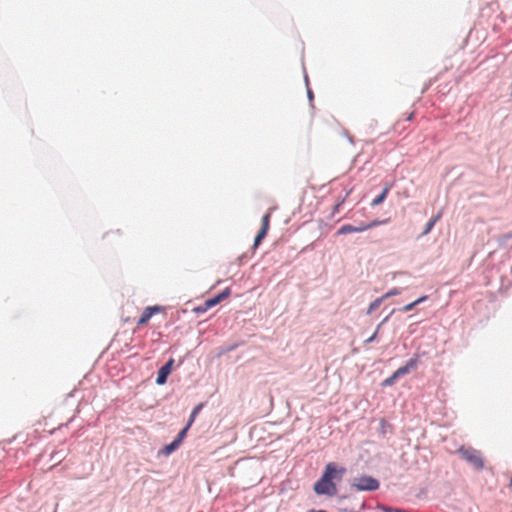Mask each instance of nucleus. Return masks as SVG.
I'll return each mask as SVG.
<instances>
[{"instance_id": "obj_11", "label": "nucleus", "mask_w": 512, "mask_h": 512, "mask_svg": "<svg viewBox=\"0 0 512 512\" xmlns=\"http://www.w3.org/2000/svg\"><path fill=\"white\" fill-rule=\"evenodd\" d=\"M389 186H385L383 191L381 192L380 195H378L371 203L372 206H377L379 204H381L387 197V194L389 192Z\"/></svg>"}, {"instance_id": "obj_12", "label": "nucleus", "mask_w": 512, "mask_h": 512, "mask_svg": "<svg viewBox=\"0 0 512 512\" xmlns=\"http://www.w3.org/2000/svg\"><path fill=\"white\" fill-rule=\"evenodd\" d=\"M179 445H180L179 440L175 439L173 442H171L170 444L166 445L163 448V453L166 455H169L170 453L175 451L179 447Z\"/></svg>"}, {"instance_id": "obj_9", "label": "nucleus", "mask_w": 512, "mask_h": 512, "mask_svg": "<svg viewBox=\"0 0 512 512\" xmlns=\"http://www.w3.org/2000/svg\"><path fill=\"white\" fill-rule=\"evenodd\" d=\"M171 372L168 371V367H164L162 366L159 371H158V375H157V378H156V383L158 385H163L166 383L167 381V377L168 375L170 374Z\"/></svg>"}, {"instance_id": "obj_25", "label": "nucleus", "mask_w": 512, "mask_h": 512, "mask_svg": "<svg viewBox=\"0 0 512 512\" xmlns=\"http://www.w3.org/2000/svg\"><path fill=\"white\" fill-rule=\"evenodd\" d=\"M310 512H326V511H324V510H319V511L311 510Z\"/></svg>"}, {"instance_id": "obj_8", "label": "nucleus", "mask_w": 512, "mask_h": 512, "mask_svg": "<svg viewBox=\"0 0 512 512\" xmlns=\"http://www.w3.org/2000/svg\"><path fill=\"white\" fill-rule=\"evenodd\" d=\"M355 232H363V228L360 226H353L350 224L343 225L338 231L337 234L344 235Z\"/></svg>"}, {"instance_id": "obj_5", "label": "nucleus", "mask_w": 512, "mask_h": 512, "mask_svg": "<svg viewBox=\"0 0 512 512\" xmlns=\"http://www.w3.org/2000/svg\"><path fill=\"white\" fill-rule=\"evenodd\" d=\"M163 311H164V307L159 306V305L146 307L143 310L140 318L138 319L137 325L143 326V325L147 324L153 315L162 313Z\"/></svg>"}, {"instance_id": "obj_24", "label": "nucleus", "mask_w": 512, "mask_h": 512, "mask_svg": "<svg viewBox=\"0 0 512 512\" xmlns=\"http://www.w3.org/2000/svg\"><path fill=\"white\" fill-rule=\"evenodd\" d=\"M339 472H340L341 474H343V473L345 472V469H344V468H341V469L339 470Z\"/></svg>"}, {"instance_id": "obj_22", "label": "nucleus", "mask_w": 512, "mask_h": 512, "mask_svg": "<svg viewBox=\"0 0 512 512\" xmlns=\"http://www.w3.org/2000/svg\"><path fill=\"white\" fill-rule=\"evenodd\" d=\"M173 362H174V360H173V359H170V360H169L165 365H163V366H164V367H168V371H170V372H171Z\"/></svg>"}, {"instance_id": "obj_17", "label": "nucleus", "mask_w": 512, "mask_h": 512, "mask_svg": "<svg viewBox=\"0 0 512 512\" xmlns=\"http://www.w3.org/2000/svg\"><path fill=\"white\" fill-rule=\"evenodd\" d=\"M190 428V426H188V424L179 432L176 440H179V443L182 442V440L184 439V437L186 436V433L188 431V429Z\"/></svg>"}, {"instance_id": "obj_13", "label": "nucleus", "mask_w": 512, "mask_h": 512, "mask_svg": "<svg viewBox=\"0 0 512 512\" xmlns=\"http://www.w3.org/2000/svg\"><path fill=\"white\" fill-rule=\"evenodd\" d=\"M426 299V297H420L418 299H416L415 301L405 305L403 308H402V311L404 312H408L410 310H412L417 304L421 303L422 301H424Z\"/></svg>"}, {"instance_id": "obj_18", "label": "nucleus", "mask_w": 512, "mask_h": 512, "mask_svg": "<svg viewBox=\"0 0 512 512\" xmlns=\"http://www.w3.org/2000/svg\"><path fill=\"white\" fill-rule=\"evenodd\" d=\"M434 225H435V224L433 223V221L429 220V221H428V223H427V225H426V227H425V230L423 231V233H422V234H423V235L428 234V233L432 230V228L434 227Z\"/></svg>"}, {"instance_id": "obj_23", "label": "nucleus", "mask_w": 512, "mask_h": 512, "mask_svg": "<svg viewBox=\"0 0 512 512\" xmlns=\"http://www.w3.org/2000/svg\"><path fill=\"white\" fill-rule=\"evenodd\" d=\"M382 429H385V426L387 425V422L385 419H381L380 421Z\"/></svg>"}, {"instance_id": "obj_14", "label": "nucleus", "mask_w": 512, "mask_h": 512, "mask_svg": "<svg viewBox=\"0 0 512 512\" xmlns=\"http://www.w3.org/2000/svg\"><path fill=\"white\" fill-rule=\"evenodd\" d=\"M202 407H203V404H198L196 407H194V409H193V411H192V413H191V415H190V419H189V421H188V423H187V424H188V426H191V425H192V423H193V422H194V420H195V417H196V416H197V414L200 412V410L202 409Z\"/></svg>"}, {"instance_id": "obj_3", "label": "nucleus", "mask_w": 512, "mask_h": 512, "mask_svg": "<svg viewBox=\"0 0 512 512\" xmlns=\"http://www.w3.org/2000/svg\"><path fill=\"white\" fill-rule=\"evenodd\" d=\"M228 297H229V290H224L223 292L219 293L218 295H216L210 299H207L206 301H204L203 304L195 307L193 310L195 313H204Z\"/></svg>"}, {"instance_id": "obj_6", "label": "nucleus", "mask_w": 512, "mask_h": 512, "mask_svg": "<svg viewBox=\"0 0 512 512\" xmlns=\"http://www.w3.org/2000/svg\"><path fill=\"white\" fill-rule=\"evenodd\" d=\"M270 217H271V213L270 212L266 213L262 217L261 229L258 232V234L256 235L255 240H254V247L255 248L261 243V241L266 237V235L268 233V230H269V227H270Z\"/></svg>"}, {"instance_id": "obj_16", "label": "nucleus", "mask_w": 512, "mask_h": 512, "mask_svg": "<svg viewBox=\"0 0 512 512\" xmlns=\"http://www.w3.org/2000/svg\"><path fill=\"white\" fill-rule=\"evenodd\" d=\"M398 379V376H396V373L394 372L390 377L385 379L383 381V386H390L392 385L396 380Z\"/></svg>"}, {"instance_id": "obj_26", "label": "nucleus", "mask_w": 512, "mask_h": 512, "mask_svg": "<svg viewBox=\"0 0 512 512\" xmlns=\"http://www.w3.org/2000/svg\"><path fill=\"white\" fill-rule=\"evenodd\" d=\"M510 485H511V487H512V478H511V481H510Z\"/></svg>"}, {"instance_id": "obj_21", "label": "nucleus", "mask_w": 512, "mask_h": 512, "mask_svg": "<svg viewBox=\"0 0 512 512\" xmlns=\"http://www.w3.org/2000/svg\"><path fill=\"white\" fill-rule=\"evenodd\" d=\"M441 218V212H439L437 215H435L434 217H432L430 220L433 221L434 224H436V222H438Z\"/></svg>"}, {"instance_id": "obj_4", "label": "nucleus", "mask_w": 512, "mask_h": 512, "mask_svg": "<svg viewBox=\"0 0 512 512\" xmlns=\"http://www.w3.org/2000/svg\"><path fill=\"white\" fill-rule=\"evenodd\" d=\"M353 486L357 490L374 491V490L378 489L379 482L371 476H361V477L355 479Z\"/></svg>"}, {"instance_id": "obj_7", "label": "nucleus", "mask_w": 512, "mask_h": 512, "mask_svg": "<svg viewBox=\"0 0 512 512\" xmlns=\"http://www.w3.org/2000/svg\"><path fill=\"white\" fill-rule=\"evenodd\" d=\"M418 365V356L411 358L404 366L398 368L395 373L398 378L404 376L409 373L413 369H415Z\"/></svg>"}, {"instance_id": "obj_10", "label": "nucleus", "mask_w": 512, "mask_h": 512, "mask_svg": "<svg viewBox=\"0 0 512 512\" xmlns=\"http://www.w3.org/2000/svg\"><path fill=\"white\" fill-rule=\"evenodd\" d=\"M394 294H395V292L391 291V292H388L387 294H385L383 297H381V298H378V299L374 300V301L369 305V308H368V310H367V313H368V314H371L373 311H375L376 309H378V308H379V306L381 305L382 300H383L384 298H388V297H390V296H392V295H394Z\"/></svg>"}, {"instance_id": "obj_1", "label": "nucleus", "mask_w": 512, "mask_h": 512, "mask_svg": "<svg viewBox=\"0 0 512 512\" xmlns=\"http://www.w3.org/2000/svg\"><path fill=\"white\" fill-rule=\"evenodd\" d=\"M336 473V465L334 463H328L322 477L315 483L314 491L319 495H335L337 488L332 479L335 477Z\"/></svg>"}, {"instance_id": "obj_19", "label": "nucleus", "mask_w": 512, "mask_h": 512, "mask_svg": "<svg viewBox=\"0 0 512 512\" xmlns=\"http://www.w3.org/2000/svg\"><path fill=\"white\" fill-rule=\"evenodd\" d=\"M380 326H381V324H380V325H378V327H377L376 331L373 333V335H372V336H370L368 339H366V340H365V343H371L372 341H374V340L376 339L377 334H378V331H379V329H380Z\"/></svg>"}, {"instance_id": "obj_15", "label": "nucleus", "mask_w": 512, "mask_h": 512, "mask_svg": "<svg viewBox=\"0 0 512 512\" xmlns=\"http://www.w3.org/2000/svg\"><path fill=\"white\" fill-rule=\"evenodd\" d=\"M386 221H380V220H374L368 224H362L361 227L363 228V231H366L368 229H371L373 227H376V226H379L383 223H385Z\"/></svg>"}, {"instance_id": "obj_2", "label": "nucleus", "mask_w": 512, "mask_h": 512, "mask_svg": "<svg viewBox=\"0 0 512 512\" xmlns=\"http://www.w3.org/2000/svg\"><path fill=\"white\" fill-rule=\"evenodd\" d=\"M461 457L472 465L476 470H482L484 468V459L479 450L468 447H461L458 450Z\"/></svg>"}, {"instance_id": "obj_20", "label": "nucleus", "mask_w": 512, "mask_h": 512, "mask_svg": "<svg viewBox=\"0 0 512 512\" xmlns=\"http://www.w3.org/2000/svg\"><path fill=\"white\" fill-rule=\"evenodd\" d=\"M344 199H342L340 202H338L334 207H333V214H336L339 212L340 210V207L342 206V204L344 203Z\"/></svg>"}]
</instances>
